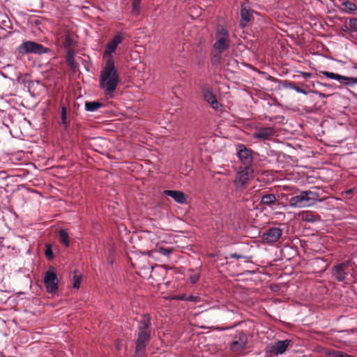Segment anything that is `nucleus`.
<instances>
[{
  "label": "nucleus",
  "instance_id": "obj_1",
  "mask_svg": "<svg viewBox=\"0 0 357 357\" xmlns=\"http://www.w3.org/2000/svg\"><path fill=\"white\" fill-rule=\"evenodd\" d=\"M119 75L115 66L114 61H106L100 75V87L103 90L105 97L114 96L119 83Z\"/></svg>",
  "mask_w": 357,
  "mask_h": 357
},
{
  "label": "nucleus",
  "instance_id": "obj_2",
  "mask_svg": "<svg viewBox=\"0 0 357 357\" xmlns=\"http://www.w3.org/2000/svg\"><path fill=\"white\" fill-rule=\"evenodd\" d=\"M151 317L149 314H144L139 321L137 338L135 342V357H142L151 337Z\"/></svg>",
  "mask_w": 357,
  "mask_h": 357
},
{
  "label": "nucleus",
  "instance_id": "obj_3",
  "mask_svg": "<svg viewBox=\"0 0 357 357\" xmlns=\"http://www.w3.org/2000/svg\"><path fill=\"white\" fill-rule=\"evenodd\" d=\"M321 202L319 194L310 190H303L298 195L289 199V206L293 208H306Z\"/></svg>",
  "mask_w": 357,
  "mask_h": 357
},
{
  "label": "nucleus",
  "instance_id": "obj_4",
  "mask_svg": "<svg viewBox=\"0 0 357 357\" xmlns=\"http://www.w3.org/2000/svg\"><path fill=\"white\" fill-rule=\"evenodd\" d=\"M248 336L243 331H236L229 346L231 351L236 354H243L247 349Z\"/></svg>",
  "mask_w": 357,
  "mask_h": 357
},
{
  "label": "nucleus",
  "instance_id": "obj_5",
  "mask_svg": "<svg viewBox=\"0 0 357 357\" xmlns=\"http://www.w3.org/2000/svg\"><path fill=\"white\" fill-rule=\"evenodd\" d=\"M229 38L227 30L222 27L218 28L216 32V41L213 45V51L222 53L229 47Z\"/></svg>",
  "mask_w": 357,
  "mask_h": 357
},
{
  "label": "nucleus",
  "instance_id": "obj_6",
  "mask_svg": "<svg viewBox=\"0 0 357 357\" xmlns=\"http://www.w3.org/2000/svg\"><path fill=\"white\" fill-rule=\"evenodd\" d=\"M17 51L20 54H25L27 53L34 54H45L49 51V49L45 47L42 45L33 42V41H25L22 43L17 48Z\"/></svg>",
  "mask_w": 357,
  "mask_h": 357
},
{
  "label": "nucleus",
  "instance_id": "obj_7",
  "mask_svg": "<svg viewBox=\"0 0 357 357\" xmlns=\"http://www.w3.org/2000/svg\"><path fill=\"white\" fill-rule=\"evenodd\" d=\"M253 169L250 167H240L236 174L234 185L238 190H242L246 188L248 181L252 176Z\"/></svg>",
  "mask_w": 357,
  "mask_h": 357
},
{
  "label": "nucleus",
  "instance_id": "obj_8",
  "mask_svg": "<svg viewBox=\"0 0 357 357\" xmlns=\"http://www.w3.org/2000/svg\"><path fill=\"white\" fill-rule=\"evenodd\" d=\"M237 155L243 167H252L253 157L252 151L245 147L243 144H238L236 146Z\"/></svg>",
  "mask_w": 357,
  "mask_h": 357
},
{
  "label": "nucleus",
  "instance_id": "obj_9",
  "mask_svg": "<svg viewBox=\"0 0 357 357\" xmlns=\"http://www.w3.org/2000/svg\"><path fill=\"white\" fill-rule=\"evenodd\" d=\"M123 40L122 33H116L114 38L107 44L105 50L103 53V57L106 61H114L113 58V53L116 50L117 46L121 44Z\"/></svg>",
  "mask_w": 357,
  "mask_h": 357
},
{
  "label": "nucleus",
  "instance_id": "obj_10",
  "mask_svg": "<svg viewBox=\"0 0 357 357\" xmlns=\"http://www.w3.org/2000/svg\"><path fill=\"white\" fill-rule=\"evenodd\" d=\"M43 282L49 293H55L58 289L59 280L54 271L49 270L45 272Z\"/></svg>",
  "mask_w": 357,
  "mask_h": 357
},
{
  "label": "nucleus",
  "instance_id": "obj_11",
  "mask_svg": "<svg viewBox=\"0 0 357 357\" xmlns=\"http://www.w3.org/2000/svg\"><path fill=\"white\" fill-rule=\"evenodd\" d=\"M290 341L288 340H278L268 345L266 351L273 355L282 354L287 350Z\"/></svg>",
  "mask_w": 357,
  "mask_h": 357
},
{
  "label": "nucleus",
  "instance_id": "obj_12",
  "mask_svg": "<svg viewBox=\"0 0 357 357\" xmlns=\"http://www.w3.org/2000/svg\"><path fill=\"white\" fill-rule=\"evenodd\" d=\"M321 74H323L325 77L328 79L337 80L340 82H345L346 84H357V77H345L339 74H336L332 72L328 71H321Z\"/></svg>",
  "mask_w": 357,
  "mask_h": 357
},
{
  "label": "nucleus",
  "instance_id": "obj_13",
  "mask_svg": "<svg viewBox=\"0 0 357 357\" xmlns=\"http://www.w3.org/2000/svg\"><path fill=\"white\" fill-rule=\"evenodd\" d=\"M281 236L282 230L278 227H273L264 233L263 239L268 243H275L279 240Z\"/></svg>",
  "mask_w": 357,
  "mask_h": 357
},
{
  "label": "nucleus",
  "instance_id": "obj_14",
  "mask_svg": "<svg viewBox=\"0 0 357 357\" xmlns=\"http://www.w3.org/2000/svg\"><path fill=\"white\" fill-rule=\"evenodd\" d=\"M274 135V130L271 127H265L257 129L252 136L255 139L259 140L268 139L271 136Z\"/></svg>",
  "mask_w": 357,
  "mask_h": 357
},
{
  "label": "nucleus",
  "instance_id": "obj_15",
  "mask_svg": "<svg viewBox=\"0 0 357 357\" xmlns=\"http://www.w3.org/2000/svg\"><path fill=\"white\" fill-rule=\"evenodd\" d=\"M202 93L204 100L208 102L213 109H218L219 107V102H218L216 97L208 89H204Z\"/></svg>",
  "mask_w": 357,
  "mask_h": 357
},
{
  "label": "nucleus",
  "instance_id": "obj_16",
  "mask_svg": "<svg viewBox=\"0 0 357 357\" xmlns=\"http://www.w3.org/2000/svg\"><path fill=\"white\" fill-rule=\"evenodd\" d=\"M164 194L171 197L174 200L179 204L185 202V196L183 192L178 190H165Z\"/></svg>",
  "mask_w": 357,
  "mask_h": 357
},
{
  "label": "nucleus",
  "instance_id": "obj_17",
  "mask_svg": "<svg viewBox=\"0 0 357 357\" xmlns=\"http://www.w3.org/2000/svg\"><path fill=\"white\" fill-rule=\"evenodd\" d=\"M252 10L247 8L245 5L242 6L241 15V20L240 21V26L241 27H244L247 22L250 21L252 17Z\"/></svg>",
  "mask_w": 357,
  "mask_h": 357
},
{
  "label": "nucleus",
  "instance_id": "obj_18",
  "mask_svg": "<svg viewBox=\"0 0 357 357\" xmlns=\"http://www.w3.org/2000/svg\"><path fill=\"white\" fill-rule=\"evenodd\" d=\"M347 266V263H342L335 266V278L338 281H343L347 275L345 268Z\"/></svg>",
  "mask_w": 357,
  "mask_h": 357
},
{
  "label": "nucleus",
  "instance_id": "obj_19",
  "mask_svg": "<svg viewBox=\"0 0 357 357\" xmlns=\"http://www.w3.org/2000/svg\"><path fill=\"white\" fill-rule=\"evenodd\" d=\"M341 2V6L340 7V9L345 13H354L356 9L357 6L356 5L349 1V0H340Z\"/></svg>",
  "mask_w": 357,
  "mask_h": 357
},
{
  "label": "nucleus",
  "instance_id": "obj_20",
  "mask_svg": "<svg viewBox=\"0 0 357 357\" xmlns=\"http://www.w3.org/2000/svg\"><path fill=\"white\" fill-rule=\"evenodd\" d=\"M302 220L308 222H315L321 220L320 217L314 212L307 211L302 214Z\"/></svg>",
  "mask_w": 357,
  "mask_h": 357
},
{
  "label": "nucleus",
  "instance_id": "obj_21",
  "mask_svg": "<svg viewBox=\"0 0 357 357\" xmlns=\"http://www.w3.org/2000/svg\"><path fill=\"white\" fill-rule=\"evenodd\" d=\"M75 53L72 50H68L67 54L66 61L69 66L73 70H75L77 66V64L75 59Z\"/></svg>",
  "mask_w": 357,
  "mask_h": 357
},
{
  "label": "nucleus",
  "instance_id": "obj_22",
  "mask_svg": "<svg viewBox=\"0 0 357 357\" xmlns=\"http://www.w3.org/2000/svg\"><path fill=\"white\" fill-rule=\"evenodd\" d=\"M276 201V197L273 194H268L261 197V203L264 205L271 206Z\"/></svg>",
  "mask_w": 357,
  "mask_h": 357
},
{
  "label": "nucleus",
  "instance_id": "obj_23",
  "mask_svg": "<svg viewBox=\"0 0 357 357\" xmlns=\"http://www.w3.org/2000/svg\"><path fill=\"white\" fill-rule=\"evenodd\" d=\"M101 106H102V104L100 102H96V101L85 102V109L88 112H96Z\"/></svg>",
  "mask_w": 357,
  "mask_h": 357
},
{
  "label": "nucleus",
  "instance_id": "obj_24",
  "mask_svg": "<svg viewBox=\"0 0 357 357\" xmlns=\"http://www.w3.org/2000/svg\"><path fill=\"white\" fill-rule=\"evenodd\" d=\"M59 240L61 243L65 246L68 247L70 242L68 238V234L63 229H61L59 231Z\"/></svg>",
  "mask_w": 357,
  "mask_h": 357
},
{
  "label": "nucleus",
  "instance_id": "obj_25",
  "mask_svg": "<svg viewBox=\"0 0 357 357\" xmlns=\"http://www.w3.org/2000/svg\"><path fill=\"white\" fill-rule=\"evenodd\" d=\"M61 125H62L65 129L68 127V122L67 121V112L65 107H61Z\"/></svg>",
  "mask_w": 357,
  "mask_h": 357
},
{
  "label": "nucleus",
  "instance_id": "obj_26",
  "mask_svg": "<svg viewBox=\"0 0 357 357\" xmlns=\"http://www.w3.org/2000/svg\"><path fill=\"white\" fill-rule=\"evenodd\" d=\"M141 0H133L132 1V13L135 15H138L140 10Z\"/></svg>",
  "mask_w": 357,
  "mask_h": 357
},
{
  "label": "nucleus",
  "instance_id": "obj_27",
  "mask_svg": "<svg viewBox=\"0 0 357 357\" xmlns=\"http://www.w3.org/2000/svg\"><path fill=\"white\" fill-rule=\"evenodd\" d=\"M221 54L222 53H218V52H215L213 51V55L211 59V61H212L213 64L217 65V64L220 63V61L222 59Z\"/></svg>",
  "mask_w": 357,
  "mask_h": 357
},
{
  "label": "nucleus",
  "instance_id": "obj_28",
  "mask_svg": "<svg viewBox=\"0 0 357 357\" xmlns=\"http://www.w3.org/2000/svg\"><path fill=\"white\" fill-rule=\"evenodd\" d=\"M349 24L350 31L351 32H357V18H351Z\"/></svg>",
  "mask_w": 357,
  "mask_h": 357
},
{
  "label": "nucleus",
  "instance_id": "obj_29",
  "mask_svg": "<svg viewBox=\"0 0 357 357\" xmlns=\"http://www.w3.org/2000/svg\"><path fill=\"white\" fill-rule=\"evenodd\" d=\"M45 254L46 257L48 259H52L54 258V254H53V252L52 250V247H51L50 245H49V244L46 245V248H45Z\"/></svg>",
  "mask_w": 357,
  "mask_h": 357
},
{
  "label": "nucleus",
  "instance_id": "obj_30",
  "mask_svg": "<svg viewBox=\"0 0 357 357\" xmlns=\"http://www.w3.org/2000/svg\"><path fill=\"white\" fill-rule=\"evenodd\" d=\"M189 278L192 283H196L199 279V273L192 271Z\"/></svg>",
  "mask_w": 357,
  "mask_h": 357
},
{
  "label": "nucleus",
  "instance_id": "obj_31",
  "mask_svg": "<svg viewBox=\"0 0 357 357\" xmlns=\"http://www.w3.org/2000/svg\"><path fill=\"white\" fill-rule=\"evenodd\" d=\"M80 283H81V278L77 275H75L73 277V287L74 288L78 289L80 286Z\"/></svg>",
  "mask_w": 357,
  "mask_h": 357
},
{
  "label": "nucleus",
  "instance_id": "obj_32",
  "mask_svg": "<svg viewBox=\"0 0 357 357\" xmlns=\"http://www.w3.org/2000/svg\"><path fill=\"white\" fill-rule=\"evenodd\" d=\"M158 252L162 255L169 256L172 253V248H160L158 249Z\"/></svg>",
  "mask_w": 357,
  "mask_h": 357
},
{
  "label": "nucleus",
  "instance_id": "obj_33",
  "mask_svg": "<svg viewBox=\"0 0 357 357\" xmlns=\"http://www.w3.org/2000/svg\"><path fill=\"white\" fill-rule=\"evenodd\" d=\"M200 301H201L200 297L197 296H188V297H187V301L198 303Z\"/></svg>",
  "mask_w": 357,
  "mask_h": 357
},
{
  "label": "nucleus",
  "instance_id": "obj_34",
  "mask_svg": "<svg viewBox=\"0 0 357 357\" xmlns=\"http://www.w3.org/2000/svg\"><path fill=\"white\" fill-rule=\"evenodd\" d=\"M72 44H73V40L70 38V36L66 35L65 42H64L65 47H69L72 45Z\"/></svg>",
  "mask_w": 357,
  "mask_h": 357
},
{
  "label": "nucleus",
  "instance_id": "obj_35",
  "mask_svg": "<svg viewBox=\"0 0 357 357\" xmlns=\"http://www.w3.org/2000/svg\"><path fill=\"white\" fill-rule=\"evenodd\" d=\"M333 357H354L342 351H336L333 354Z\"/></svg>",
  "mask_w": 357,
  "mask_h": 357
},
{
  "label": "nucleus",
  "instance_id": "obj_36",
  "mask_svg": "<svg viewBox=\"0 0 357 357\" xmlns=\"http://www.w3.org/2000/svg\"><path fill=\"white\" fill-rule=\"evenodd\" d=\"M294 90L298 93H303L304 95H307L308 92L305 90L302 89L299 86H296V88H294Z\"/></svg>",
  "mask_w": 357,
  "mask_h": 357
},
{
  "label": "nucleus",
  "instance_id": "obj_37",
  "mask_svg": "<svg viewBox=\"0 0 357 357\" xmlns=\"http://www.w3.org/2000/svg\"><path fill=\"white\" fill-rule=\"evenodd\" d=\"M301 74L304 78H308L312 77V74L306 72H301Z\"/></svg>",
  "mask_w": 357,
  "mask_h": 357
},
{
  "label": "nucleus",
  "instance_id": "obj_38",
  "mask_svg": "<svg viewBox=\"0 0 357 357\" xmlns=\"http://www.w3.org/2000/svg\"><path fill=\"white\" fill-rule=\"evenodd\" d=\"M310 92L318 95L319 97H322V98H325L326 97L325 94H324V93H321L319 91H310Z\"/></svg>",
  "mask_w": 357,
  "mask_h": 357
},
{
  "label": "nucleus",
  "instance_id": "obj_39",
  "mask_svg": "<svg viewBox=\"0 0 357 357\" xmlns=\"http://www.w3.org/2000/svg\"><path fill=\"white\" fill-rule=\"evenodd\" d=\"M187 297H188L187 295L183 294V295L179 296L178 299L182 300V301H187Z\"/></svg>",
  "mask_w": 357,
  "mask_h": 357
},
{
  "label": "nucleus",
  "instance_id": "obj_40",
  "mask_svg": "<svg viewBox=\"0 0 357 357\" xmlns=\"http://www.w3.org/2000/svg\"><path fill=\"white\" fill-rule=\"evenodd\" d=\"M296 86H295V85L291 84H290L289 86V89H292V90H294V88H296Z\"/></svg>",
  "mask_w": 357,
  "mask_h": 357
},
{
  "label": "nucleus",
  "instance_id": "obj_41",
  "mask_svg": "<svg viewBox=\"0 0 357 357\" xmlns=\"http://www.w3.org/2000/svg\"><path fill=\"white\" fill-rule=\"evenodd\" d=\"M116 347L117 349H121V346H120L119 343H117Z\"/></svg>",
  "mask_w": 357,
  "mask_h": 357
},
{
  "label": "nucleus",
  "instance_id": "obj_42",
  "mask_svg": "<svg viewBox=\"0 0 357 357\" xmlns=\"http://www.w3.org/2000/svg\"><path fill=\"white\" fill-rule=\"evenodd\" d=\"M351 190H349L347 191V193L349 194V193H351Z\"/></svg>",
  "mask_w": 357,
  "mask_h": 357
}]
</instances>
